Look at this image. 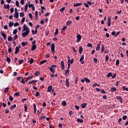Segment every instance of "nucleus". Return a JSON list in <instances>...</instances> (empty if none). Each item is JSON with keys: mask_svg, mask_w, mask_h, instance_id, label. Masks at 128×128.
<instances>
[{"mask_svg": "<svg viewBox=\"0 0 128 128\" xmlns=\"http://www.w3.org/2000/svg\"><path fill=\"white\" fill-rule=\"evenodd\" d=\"M8 42H10L12 40L13 42L14 46H16V35H14L12 38L11 36H9L8 38Z\"/></svg>", "mask_w": 128, "mask_h": 128, "instance_id": "obj_1", "label": "nucleus"}, {"mask_svg": "<svg viewBox=\"0 0 128 128\" xmlns=\"http://www.w3.org/2000/svg\"><path fill=\"white\" fill-rule=\"evenodd\" d=\"M56 68V66L55 64L52 65L49 68V70H50L52 74H54L55 71L54 69Z\"/></svg>", "mask_w": 128, "mask_h": 128, "instance_id": "obj_2", "label": "nucleus"}, {"mask_svg": "<svg viewBox=\"0 0 128 128\" xmlns=\"http://www.w3.org/2000/svg\"><path fill=\"white\" fill-rule=\"evenodd\" d=\"M29 34H30V30H27L26 32H24L22 34V36L23 38H26V36H28Z\"/></svg>", "mask_w": 128, "mask_h": 128, "instance_id": "obj_3", "label": "nucleus"}, {"mask_svg": "<svg viewBox=\"0 0 128 128\" xmlns=\"http://www.w3.org/2000/svg\"><path fill=\"white\" fill-rule=\"evenodd\" d=\"M23 28L24 29L22 30V32H26L28 30H30V28H28V27L26 24H24Z\"/></svg>", "mask_w": 128, "mask_h": 128, "instance_id": "obj_4", "label": "nucleus"}, {"mask_svg": "<svg viewBox=\"0 0 128 128\" xmlns=\"http://www.w3.org/2000/svg\"><path fill=\"white\" fill-rule=\"evenodd\" d=\"M76 38L77 42H80V40H82V36L80 34H78L76 36Z\"/></svg>", "mask_w": 128, "mask_h": 128, "instance_id": "obj_5", "label": "nucleus"}, {"mask_svg": "<svg viewBox=\"0 0 128 128\" xmlns=\"http://www.w3.org/2000/svg\"><path fill=\"white\" fill-rule=\"evenodd\" d=\"M54 48H55V45L54 43H52L51 44V51L53 52V54H54Z\"/></svg>", "mask_w": 128, "mask_h": 128, "instance_id": "obj_6", "label": "nucleus"}, {"mask_svg": "<svg viewBox=\"0 0 128 128\" xmlns=\"http://www.w3.org/2000/svg\"><path fill=\"white\" fill-rule=\"evenodd\" d=\"M66 88H70V79L66 78Z\"/></svg>", "mask_w": 128, "mask_h": 128, "instance_id": "obj_7", "label": "nucleus"}, {"mask_svg": "<svg viewBox=\"0 0 128 128\" xmlns=\"http://www.w3.org/2000/svg\"><path fill=\"white\" fill-rule=\"evenodd\" d=\"M116 98H117L118 100H120V104H122V97L120 96H118L116 97Z\"/></svg>", "mask_w": 128, "mask_h": 128, "instance_id": "obj_8", "label": "nucleus"}, {"mask_svg": "<svg viewBox=\"0 0 128 128\" xmlns=\"http://www.w3.org/2000/svg\"><path fill=\"white\" fill-rule=\"evenodd\" d=\"M61 64V68H62V70H64V60H62L60 63Z\"/></svg>", "mask_w": 128, "mask_h": 128, "instance_id": "obj_9", "label": "nucleus"}, {"mask_svg": "<svg viewBox=\"0 0 128 128\" xmlns=\"http://www.w3.org/2000/svg\"><path fill=\"white\" fill-rule=\"evenodd\" d=\"M100 44H102V42H100L97 45V46L96 48V50L98 52L100 50Z\"/></svg>", "mask_w": 128, "mask_h": 128, "instance_id": "obj_10", "label": "nucleus"}, {"mask_svg": "<svg viewBox=\"0 0 128 128\" xmlns=\"http://www.w3.org/2000/svg\"><path fill=\"white\" fill-rule=\"evenodd\" d=\"M110 17L108 16V26H110Z\"/></svg>", "mask_w": 128, "mask_h": 128, "instance_id": "obj_11", "label": "nucleus"}, {"mask_svg": "<svg viewBox=\"0 0 128 128\" xmlns=\"http://www.w3.org/2000/svg\"><path fill=\"white\" fill-rule=\"evenodd\" d=\"M36 45L34 44L31 48V50H32V52H34V50H36Z\"/></svg>", "mask_w": 128, "mask_h": 128, "instance_id": "obj_12", "label": "nucleus"}, {"mask_svg": "<svg viewBox=\"0 0 128 128\" xmlns=\"http://www.w3.org/2000/svg\"><path fill=\"white\" fill-rule=\"evenodd\" d=\"M86 106H88V104L83 103L81 104V106H82V108H86Z\"/></svg>", "mask_w": 128, "mask_h": 128, "instance_id": "obj_13", "label": "nucleus"}, {"mask_svg": "<svg viewBox=\"0 0 128 128\" xmlns=\"http://www.w3.org/2000/svg\"><path fill=\"white\" fill-rule=\"evenodd\" d=\"M1 36H2V38H4V40H6V34L1 32Z\"/></svg>", "mask_w": 128, "mask_h": 128, "instance_id": "obj_14", "label": "nucleus"}, {"mask_svg": "<svg viewBox=\"0 0 128 128\" xmlns=\"http://www.w3.org/2000/svg\"><path fill=\"white\" fill-rule=\"evenodd\" d=\"M82 50H83L82 47V46H80V47H79V54H82Z\"/></svg>", "mask_w": 128, "mask_h": 128, "instance_id": "obj_15", "label": "nucleus"}, {"mask_svg": "<svg viewBox=\"0 0 128 128\" xmlns=\"http://www.w3.org/2000/svg\"><path fill=\"white\" fill-rule=\"evenodd\" d=\"M52 86H48V92H52Z\"/></svg>", "mask_w": 128, "mask_h": 128, "instance_id": "obj_16", "label": "nucleus"}, {"mask_svg": "<svg viewBox=\"0 0 128 128\" xmlns=\"http://www.w3.org/2000/svg\"><path fill=\"white\" fill-rule=\"evenodd\" d=\"M65 74L66 76H68V74H70V70H65Z\"/></svg>", "mask_w": 128, "mask_h": 128, "instance_id": "obj_17", "label": "nucleus"}, {"mask_svg": "<svg viewBox=\"0 0 128 128\" xmlns=\"http://www.w3.org/2000/svg\"><path fill=\"white\" fill-rule=\"evenodd\" d=\"M34 106V114H36V104H33Z\"/></svg>", "mask_w": 128, "mask_h": 128, "instance_id": "obj_18", "label": "nucleus"}, {"mask_svg": "<svg viewBox=\"0 0 128 128\" xmlns=\"http://www.w3.org/2000/svg\"><path fill=\"white\" fill-rule=\"evenodd\" d=\"M72 24V20H70V21H68L66 23V26H70V24Z\"/></svg>", "mask_w": 128, "mask_h": 128, "instance_id": "obj_19", "label": "nucleus"}, {"mask_svg": "<svg viewBox=\"0 0 128 128\" xmlns=\"http://www.w3.org/2000/svg\"><path fill=\"white\" fill-rule=\"evenodd\" d=\"M110 92H116V88L115 87H112V88H110Z\"/></svg>", "mask_w": 128, "mask_h": 128, "instance_id": "obj_20", "label": "nucleus"}, {"mask_svg": "<svg viewBox=\"0 0 128 128\" xmlns=\"http://www.w3.org/2000/svg\"><path fill=\"white\" fill-rule=\"evenodd\" d=\"M82 3H76V4H74V7L80 6H82Z\"/></svg>", "mask_w": 128, "mask_h": 128, "instance_id": "obj_21", "label": "nucleus"}, {"mask_svg": "<svg viewBox=\"0 0 128 128\" xmlns=\"http://www.w3.org/2000/svg\"><path fill=\"white\" fill-rule=\"evenodd\" d=\"M46 62H48V60H42L40 62V64H46Z\"/></svg>", "mask_w": 128, "mask_h": 128, "instance_id": "obj_22", "label": "nucleus"}, {"mask_svg": "<svg viewBox=\"0 0 128 128\" xmlns=\"http://www.w3.org/2000/svg\"><path fill=\"white\" fill-rule=\"evenodd\" d=\"M77 122H80V124H82V122H84V120H82V119H80V118H78Z\"/></svg>", "mask_w": 128, "mask_h": 128, "instance_id": "obj_23", "label": "nucleus"}, {"mask_svg": "<svg viewBox=\"0 0 128 128\" xmlns=\"http://www.w3.org/2000/svg\"><path fill=\"white\" fill-rule=\"evenodd\" d=\"M58 34V28H56V32L54 33V36H56Z\"/></svg>", "mask_w": 128, "mask_h": 128, "instance_id": "obj_24", "label": "nucleus"}, {"mask_svg": "<svg viewBox=\"0 0 128 128\" xmlns=\"http://www.w3.org/2000/svg\"><path fill=\"white\" fill-rule=\"evenodd\" d=\"M34 60L32 58L30 60H28V62H30V64H32L34 63Z\"/></svg>", "mask_w": 128, "mask_h": 128, "instance_id": "obj_25", "label": "nucleus"}, {"mask_svg": "<svg viewBox=\"0 0 128 128\" xmlns=\"http://www.w3.org/2000/svg\"><path fill=\"white\" fill-rule=\"evenodd\" d=\"M86 3L88 4H89L90 6L94 4V2H90V1H87Z\"/></svg>", "mask_w": 128, "mask_h": 128, "instance_id": "obj_26", "label": "nucleus"}, {"mask_svg": "<svg viewBox=\"0 0 128 128\" xmlns=\"http://www.w3.org/2000/svg\"><path fill=\"white\" fill-rule=\"evenodd\" d=\"M62 106H66V102L65 100L62 101Z\"/></svg>", "mask_w": 128, "mask_h": 128, "instance_id": "obj_27", "label": "nucleus"}, {"mask_svg": "<svg viewBox=\"0 0 128 128\" xmlns=\"http://www.w3.org/2000/svg\"><path fill=\"white\" fill-rule=\"evenodd\" d=\"M38 74H40V72H38V71H36V73L34 74V76H38Z\"/></svg>", "mask_w": 128, "mask_h": 128, "instance_id": "obj_28", "label": "nucleus"}, {"mask_svg": "<svg viewBox=\"0 0 128 128\" xmlns=\"http://www.w3.org/2000/svg\"><path fill=\"white\" fill-rule=\"evenodd\" d=\"M16 108V104L11 106V107H10V110H14V108Z\"/></svg>", "mask_w": 128, "mask_h": 128, "instance_id": "obj_29", "label": "nucleus"}, {"mask_svg": "<svg viewBox=\"0 0 128 128\" xmlns=\"http://www.w3.org/2000/svg\"><path fill=\"white\" fill-rule=\"evenodd\" d=\"M84 60V55H82L81 58H80V60H79V62H82V60Z\"/></svg>", "mask_w": 128, "mask_h": 128, "instance_id": "obj_30", "label": "nucleus"}, {"mask_svg": "<svg viewBox=\"0 0 128 128\" xmlns=\"http://www.w3.org/2000/svg\"><path fill=\"white\" fill-rule=\"evenodd\" d=\"M67 28L68 27H66V26H63V28H62V30H63V32H66Z\"/></svg>", "mask_w": 128, "mask_h": 128, "instance_id": "obj_31", "label": "nucleus"}, {"mask_svg": "<svg viewBox=\"0 0 128 128\" xmlns=\"http://www.w3.org/2000/svg\"><path fill=\"white\" fill-rule=\"evenodd\" d=\"M28 4H26L24 8L25 12H28Z\"/></svg>", "mask_w": 128, "mask_h": 128, "instance_id": "obj_32", "label": "nucleus"}, {"mask_svg": "<svg viewBox=\"0 0 128 128\" xmlns=\"http://www.w3.org/2000/svg\"><path fill=\"white\" fill-rule=\"evenodd\" d=\"M22 46H27L28 45V42H22Z\"/></svg>", "mask_w": 128, "mask_h": 128, "instance_id": "obj_33", "label": "nucleus"}, {"mask_svg": "<svg viewBox=\"0 0 128 128\" xmlns=\"http://www.w3.org/2000/svg\"><path fill=\"white\" fill-rule=\"evenodd\" d=\"M96 86H100V85L96 84V83H95L93 85H92V88H96Z\"/></svg>", "mask_w": 128, "mask_h": 128, "instance_id": "obj_34", "label": "nucleus"}, {"mask_svg": "<svg viewBox=\"0 0 128 128\" xmlns=\"http://www.w3.org/2000/svg\"><path fill=\"white\" fill-rule=\"evenodd\" d=\"M9 27L12 28V26H14V22H10L8 24Z\"/></svg>", "mask_w": 128, "mask_h": 128, "instance_id": "obj_35", "label": "nucleus"}, {"mask_svg": "<svg viewBox=\"0 0 128 128\" xmlns=\"http://www.w3.org/2000/svg\"><path fill=\"white\" fill-rule=\"evenodd\" d=\"M122 88L124 90H126V92H128V88L126 87V86H123Z\"/></svg>", "mask_w": 128, "mask_h": 128, "instance_id": "obj_36", "label": "nucleus"}, {"mask_svg": "<svg viewBox=\"0 0 128 128\" xmlns=\"http://www.w3.org/2000/svg\"><path fill=\"white\" fill-rule=\"evenodd\" d=\"M85 78V82H90V79H88V78H87L86 77H84Z\"/></svg>", "mask_w": 128, "mask_h": 128, "instance_id": "obj_37", "label": "nucleus"}, {"mask_svg": "<svg viewBox=\"0 0 128 128\" xmlns=\"http://www.w3.org/2000/svg\"><path fill=\"white\" fill-rule=\"evenodd\" d=\"M110 76H112V72H109L108 74H107V78H110Z\"/></svg>", "mask_w": 128, "mask_h": 128, "instance_id": "obj_38", "label": "nucleus"}, {"mask_svg": "<svg viewBox=\"0 0 128 128\" xmlns=\"http://www.w3.org/2000/svg\"><path fill=\"white\" fill-rule=\"evenodd\" d=\"M4 8H10V4H8L6 6L4 5Z\"/></svg>", "mask_w": 128, "mask_h": 128, "instance_id": "obj_39", "label": "nucleus"}, {"mask_svg": "<svg viewBox=\"0 0 128 128\" xmlns=\"http://www.w3.org/2000/svg\"><path fill=\"white\" fill-rule=\"evenodd\" d=\"M102 50H101V52L102 54V52H104V45H102Z\"/></svg>", "mask_w": 128, "mask_h": 128, "instance_id": "obj_40", "label": "nucleus"}, {"mask_svg": "<svg viewBox=\"0 0 128 128\" xmlns=\"http://www.w3.org/2000/svg\"><path fill=\"white\" fill-rule=\"evenodd\" d=\"M65 10H66V7H63L60 9V12H64Z\"/></svg>", "mask_w": 128, "mask_h": 128, "instance_id": "obj_41", "label": "nucleus"}, {"mask_svg": "<svg viewBox=\"0 0 128 128\" xmlns=\"http://www.w3.org/2000/svg\"><path fill=\"white\" fill-rule=\"evenodd\" d=\"M24 112H26V110H28V106H26V104H24Z\"/></svg>", "mask_w": 128, "mask_h": 128, "instance_id": "obj_42", "label": "nucleus"}, {"mask_svg": "<svg viewBox=\"0 0 128 128\" xmlns=\"http://www.w3.org/2000/svg\"><path fill=\"white\" fill-rule=\"evenodd\" d=\"M101 92L102 94H106V92L104 90V89L101 90Z\"/></svg>", "mask_w": 128, "mask_h": 128, "instance_id": "obj_43", "label": "nucleus"}, {"mask_svg": "<svg viewBox=\"0 0 128 128\" xmlns=\"http://www.w3.org/2000/svg\"><path fill=\"white\" fill-rule=\"evenodd\" d=\"M123 120H126V118H128V116H126V115L124 116H122V118Z\"/></svg>", "mask_w": 128, "mask_h": 128, "instance_id": "obj_44", "label": "nucleus"}, {"mask_svg": "<svg viewBox=\"0 0 128 128\" xmlns=\"http://www.w3.org/2000/svg\"><path fill=\"white\" fill-rule=\"evenodd\" d=\"M20 46L16 47V54H18V52H20Z\"/></svg>", "mask_w": 128, "mask_h": 128, "instance_id": "obj_45", "label": "nucleus"}, {"mask_svg": "<svg viewBox=\"0 0 128 128\" xmlns=\"http://www.w3.org/2000/svg\"><path fill=\"white\" fill-rule=\"evenodd\" d=\"M30 4V2H28V8H32V6H34V4Z\"/></svg>", "mask_w": 128, "mask_h": 128, "instance_id": "obj_46", "label": "nucleus"}, {"mask_svg": "<svg viewBox=\"0 0 128 128\" xmlns=\"http://www.w3.org/2000/svg\"><path fill=\"white\" fill-rule=\"evenodd\" d=\"M40 96V92H36V96L38 98V96Z\"/></svg>", "mask_w": 128, "mask_h": 128, "instance_id": "obj_47", "label": "nucleus"}, {"mask_svg": "<svg viewBox=\"0 0 128 128\" xmlns=\"http://www.w3.org/2000/svg\"><path fill=\"white\" fill-rule=\"evenodd\" d=\"M87 46L88 48H92V44L90 43H88Z\"/></svg>", "mask_w": 128, "mask_h": 128, "instance_id": "obj_48", "label": "nucleus"}, {"mask_svg": "<svg viewBox=\"0 0 128 128\" xmlns=\"http://www.w3.org/2000/svg\"><path fill=\"white\" fill-rule=\"evenodd\" d=\"M46 116H41V117H40V118H39V120H44V118H46Z\"/></svg>", "mask_w": 128, "mask_h": 128, "instance_id": "obj_49", "label": "nucleus"}, {"mask_svg": "<svg viewBox=\"0 0 128 128\" xmlns=\"http://www.w3.org/2000/svg\"><path fill=\"white\" fill-rule=\"evenodd\" d=\"M122 118H119V120H118V122L119 124H122Z\"/></svg>", "mask_w": 128, "mask_h": 128, "instance_id": "obj_50", "label": "nucleus"}, {"mask_svg": "<svg viewBox=\"0 0 128 128\" xmlns=\"http://www.w3.org/2000/svg\"><path fill=\"white\" fill-rule=\"evenodd\" d=\"M120 64V60H116V66H118Z\"/></svg>", "mask_w": 128, "mask_h": 128, "instance_id": "obj_51", "label": "nucleus"}, {"mask_svg": "<svg viewBox=\"0 0 128 128\" xmlns=\"http://www.w3.org/2000/svg\"><path fill=\"white\" fill-rule=\"evenodd\" d=\"M94 62H95V64H97L98 63V58H94Z\"/></svg>", "mask_w": 128, "mask_h": 128, "instance_id": "obj_52", "label": "nucleus"}, {"mask_svg": "<svg viewBox=\"0 0 128 128\" xmlns=\"http://www.w3.org/2000/svg\"><path fill=\"white\" fill-rule=\"evenodd\" d=\"M24 20H26V18L24 17L21 20L22 24H24Z\"/></svg>", "mask_w": 128, "mask_h": 128, "instance_id": "obj_53", "label": "nucleus"}, {"mask_svg": "<svg viewBox=\"0 0 128 128\" xmlns=\"http://www.w3.org/2000/svg\"><path fill=\"white\" fill-rule=\"evenodd\" d=\"M84 6H86V8H89L90 6H88V3H84Z\"/></svg>", "mask_w": 128, "mask_h": 128, "instance_id": "obj_54", "label": "nucleus"}, {"mask_svg": "<svg viewBox=\"0 0 128 128\" xmlns=\"http://www.w3.org/2000/svg\"><path fill=\"white\" fill-rule=\"evenodd\" d=\"M9 100L10 101L12 102V100H14V98H12V96H9Z\"/></svg>", "mask_w": 128, "mask_h": 128, "instance_id": "obj_55", "label": "nucleus"}, {"mask_svg": "<svg viewBox=\"0 0 128 128\" xmlns=\"http://www.w3.org/2000/svg\"><path fill=\"white\" fill-rule=\"evenodd\" d=\"M32 78H34V75L32 76H30L29 77H28V78H26V80H32Z\"/></svg>", "mask_w": 128, "mask_h": 128, "instance_id": "obj_56", "label": "nucleus"}, {"mask_svg": "<svg viewBox=\"0 0 128 128\" xmlns=\"http://www.w3.org/2000/svg\"><path fill=\"white\" fill-rule=\"evenodd\" d=\"M24 16V12H20V16L22 18V16Z\"/></svg>", "mask_w": 128, "mask_h": 128, "instance_id": "obj_57", "label": "nucleus"}, {"mask_svg": "<svg viewBox=\"0 0 128 128\" xmlns=\"http://www.w3.org/2000/svg\"><path fill=\"white\" fill-rule=\"evenodd\" d=\"M8 90H10L8 88H5L4 92H8Z\"/></svg>", "mask_w": 128, "mask_h": 128, "instance_id": "obj_58", "label": "nucleus"}, {"mask_svg": "<svg viewBox=\"0 0 128 128\" xmlns=\"http://www.w3.org/2000/svg\"><path fill=\"white\" fill-rule=\"evenodd\" d=\"M6 62H10V58L7 57Z\"/></svg>", "mask_w": 128, "mask_h": 128, "instance_id": "obj_59", "label": "nucleus"}, {"mask_svg": "<svg viewBox=\"0 0 128 128\" xmlns=\"http://www.w3.org/2000/svg\"><path fill=\"white\" fill-rule=\"evenodd\" d=\"M21 82H22V84H26V82H24V78H22Z\"/></svg>", "mask_w": 128, "mask_h": 128, "instance_id": "obj_60", "label": "nucleus"}, {"mask_svg": "<svg viewBox=\"0 0 128 128\" xmlns=\"http://www.w3.org/2000/svg\"><path fill=\"white\" fill-rule=\"evenodd\" d=\"M14 12H15L14 18H16V8H14Z\"/></svg>", "mask_w": 128, "mask_h": 128, "instance_id": "obj_61", "label": "nucleus"}, {"mask_svg": "<svg viewBox=\"0 0 128 128\" xmlns=\"http://www.w3.org/2000/svg\"><path fill=\"white\" fill-rule=\"evenodd\" d=\"M78 78L76 77V78L75 79V84H78Z\"/></svg>", "mask_w": 128, "mask_h": 128, "instance_id": "obj_62", "label": "nucleus"}, {"mask_svg": "<svg viewBox=\"0 0 128 128\" xmlns=\"http://www.w3.org/2000/svg\"><path fill=\"white\" fill-rule=\"evenodd\" d=\"M108 58H109L108 56V55H106V62H107L108 60Z\"/></svg>", "mask_w": 128, "mask_h": 128, "instance_id": "obj_63", "label": "nucleus"}, {"mask_svg": "<svg viewBox=\"0 0 128 128\" xmlns=\"http://www.w3.org/2000/svg\"><path fill=\"white\" fill-rule=\"evenodd\" d=\"M22 77L20 76V77L18 78L16 80H22Z\"/></svg>", "mask_w": 128, "mask_h": 128, "instance_id": "obj_64", "label": "nucleus"}]
</instances>
